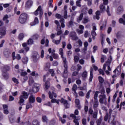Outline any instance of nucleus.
Returning a JSON list of instances; mask_svg holds the SVG:
<instances>
[{
	"label": "nucleus",
	"instance_id": "nucleus-1",
	"mask_svg": "<svg viewBox=\"0 0 125 125\" xmlns=\"http://www.w3.org/2000/svg\"><path fill=\"white\" fill-rule=\"evenodd\" d=\"M59 54L61 55L63 62V67L64 68L63 73L64 74H67L68 73V62H67L66 57L64 56L63 48H61L59 49Z\"/></svg>",
	"mask_w": 125,
	"mask_h": 125
},
{
	"label": "nucleus",
	"instance_id": "nucleus-2",
	"mask_svg": "<svg viewBox=\"0 0 125 125\" xmlns=\"http://www.w3.org/2000/svg\"><path fill=\"white\" fill-rule=\"evenodd\" d=\"M28 97L29 94H28V93L25 91L22 92V95L20 96V102L19 103L21 106H23V105H24V102H25L24 99H28Z\"/></svg>",
	"mask_w": 125,
	"mask_h": 125
},
{
	"label": "nucleus",
	"instance_id": "nucleus-3",
	"mask_svg": "<svg viewBox=\"0 0 125 125\" xmlns=\"http://www.w3.org/2000/svg\"><path fill=\"white\" fill-rule=\"evenodd\" d=\"M28 19V14L26 13H21L19 18V21L21 24H25Z\"/></svg>",
	"mask_w": 125,
	"mask_h": 125
},
{
	"label": "nucleus",
	"instance_id": "nucleus-4",
	"mask_svg": "<svg viewBox=\"0 0 125 125\" xmlns=\"http://www.w3.org/2000/svg\"><path fill=\"white\" fill-rule=\"evenodd\" d=\"M48 77V75H45L43 76V82H44V83H45V82L44 86L46 89H48V88H49V87L50 86L49 83V82H50V79L48 78L47 81L46 80V78H47Z\"/></svg>",
	"mask_w": 125,
	"mask_h": 125
},
{
	"label": "nucleus",
	"instance_id": "nucleus-5",
	"mask_svg": "<svg viewBox=\"0 0 125 125\" xmlns=\"http://www.w3.org/2000/svg\"><path fill=\"white\" fill-rule=\"evenodd\" d=\"M39 11L40 13V19L42 18V14H43V12L42 11V6H39L38 9L36 10L34 13L35 15L37 16V15H39Z\"/></svg>",
	"mask_w": 125,
	"mask_h": 125
},
{
	"label": "nucleus",
	"instance_id": "nucleus-6",
	"mask_svg": "<svg viewBox=\"0 0 125 125\" xmlns=\"http://www.w3.org/2000/svg\"><path fill=\"white\" fill-rule=\"evenodd\" d=\"M69 36L72 38V40H73V41H77L79 40V37L77 36V33L76 32L72 31L70 33Z\"/></svg>",
	"mask_w": 125,
	"mask_h": 125
},
{
	"label": "nucleus",
	"instance_id": "nucleus-7",
	"mask_svg": "<svg viewBox=\"0 0 125 125\" xmlns=\"http://www.w3.org/2000/svg\"><path fill=\"white\" fill-rule=\"evenodd\" d=\"M61 103L63 104L65 109H68L70 107V104L68 103V101L63 98L61 99Z\"/></svg>",
	"mask_w": 125,
	"mask_h": 125
},
{
	"label": "nucleus",
	"instance_id": "nucleus-8",
	"mask_svg": "<svg viewBox=\"0 0 125 125\" xmlns=\"http://www.w3.org/2000/svg\"><path fill=\"white\" fill-rule=\"evenodd\" d=\"M83 30H84V26L83 25H80L79 29H77L76 32L79 34V35H81L82 34H83Z\"/></svg>",
	"mask_w": 125,
	"mask_h": 125
},
{
	"label": "nucleus",
	"instance_id": "nucleus-9",
	"mask_svg": "<svg viewBox=\"0 0 125 125\" xmlns=\"http://www.w3.org/2000/svg\"><path fill=\"white\" fill-rule=\"evenodd\" d=\"M39 58H40V55H39V53L37 52H35L32 56V59L34 62H37V61L39 60Z\"/></svg>",
	"mask_w": 125,
	"mask_h": 125
},
{
	"label": "nucleus",
	"instance_id": "nucleus-10",
	"mask_svg": "<svg viewBox=\"0 0 125 125\" xmlns=\"http://www.w3.org/2000/svg\"><path fill=\"white\" fill-rule=\"evenodd\" d=\"M11 52H12V51L9 49H6L4 51V55L5 57H6L7 58H8L10 56V55L11 54Z\"/></svg>",
	"mask_w": 125,
	"mask_h": 125
},
{
	"label": "nucleus",
	"instance_id": "nucleus-11",
	"mask_svg": "<svg viewBox=\"0 0 125 125\" xmlns=\"http://www.w3.org/2000/svg\"><path fill=\"white\" fill-rule=\"evenodd\" d=\"M35 101L36 97L33 95H30L28 98V102H29V103H32V104H34Z\"/></svg>",
	"mask_w": 125,
	"mask_h": 125
},
{
	"label": "nucleus",
	"instance_id": "nucleus-12",
	"mask_svg": "<svg viewBox=\"0 0 125 125\" xmlns=\"http://www.w3.org/2000/svg\"><path fill=\"white\" fill-rule=\"evenodd\" d=\"M40 89V86H38V84L35 83L33 87V92L34 93H37Z\"/></svg>",
	"mask_w": 125,
	"mask_h": 125
},
{
	"label": "nucleus",
	"instance_id": "nucleus-13",
	"mask_svg": "<svg viewBox=\"0 0 125 125\" xmlns=\"http://www.w3.org/2000/svg\"><path fill=\"white\" fill-rule=\"evenodd\" d=\"M6 35V28L3 27L0 28V35L5 36Z\"/></svg>",
	"mask_w": 125,
	"mask_h": 125
},
{
	"label": "nucleus",
	"instance_id": "nucleus-14",
	"mask_svg": "<svg viewBox=\"0 0 125 125\" xmlns=\"http://www.w3.org/2000/svg\"><path fill=\"white\" fill-rule=\"evenodd\" d=\"M48 94H49V98H50V99H52L53 98V96L54 97H55V98H56V97H57V95L56 94V93H55L53 91V92L49 91Z\"/></svg>",
	"mask_w": 125,
	"mask_h": 125
},
{
	"label": "nucleus",
	"instance_id": "nucleus-15",
	"mask_svg": "<svg viewBox=\"0 0 125 125\" xmlns=\"http://www.w3.org/2000/svg\"><path fill=\"white\" fill-rule=\"evenodd\" d=\"M124 12V8L122 6H119L117 8V13L121 15Z\"/></svg>",
	"mask_w": 125,
	"mask_h": 125
},
{
	"label": "nucleus",
	"instance_id": "nucleus-16",
	"mask_svg": "<svg viewBox=\"0 0 125 125\" xmlns=\"http://www.w3.org/2000/svg\"><path fill=\"white\" fill-rule=\"evenodd\" d=\"M99 102L101 104H103L104 103V99H106V95H100Z\"/></svg>",
	"mask_w": 125,
	"mask_h": 125
},
{
	"label": "nucleus",
	"instance_id": "nucleus-17",
	"mask_svg": "<svg viewBox=\"0 0 125 125\" xmlns=\"http://www.w3.org/2000/svg\"><path fill=\"white\" fill-rule=\"evenodd\" d=\"M1 71L2 73H7V71H9V66L7 65H4L2 67Z\"/></svg>",
	"mask_w": 125,
	"mask_h": 125
},
{
	"label": "nucleus",
	"instance_id": "nucleus-18",
	"mask_svg": "<svg viewBox=\"0 0 125 125\" xmlns=\"http://www.w3.org/2000/svg\"><path fill=\"white\" fill-rule=\"evenodd\" d=\"M32 5H33V1L32 0H29L25 4V7L26 8H30Z\"/></svg>",
	"mask_w": 125,
	"mask_h": 125
},
{
	"label": "nucleus",
	"instance_id": "nucleus-19",
	"mask_svg": "<svg viewBox=\"0 0 125 125\" xmlns=\"http://www.w3.org/2000/svg\"><path fill=\"white\" fill-rule=\"evenodd\" d=\"M99 7H100V9L101 13L106 11V7H105V4L102 3L100 4Z\"/></svg>",
	"mask_w": 125,
	"mask_h": 125
},
{
	"label": "nucleus",
	"instance_id": "nucleus-20",
	"mask_svg": "<svg viewBox=\"0 0 125 125\" xmlns=\"http://www.w3.org/2000/svg\"><path fill=\"white\" fill-rule=\"evenodd\" d=\"M99 105V102H98V100H95L93 103V109L94 110H96L97 107Z\"/></svg>",
	"mask_w": 125,
	"mask_h": 125
},
{
	"label": "nucleus",
	"instance_id": "nucleus-21",
	"mask_svg": "<svg viewBox=\"0 0 125 125\" xmlns=\"http://www.w3.org/2000/svg\"><path fill=\"white\" fill-rule=\"evenodd\" d=\"M39 19L37 17H35L34 21L31 22L30 25H31V26H35V25H37V24H39Z\"/></svg>",
	"mask_w": 125,
	"mask_h": 125
},
{
	"label": "nucleus",
	"instance_id": "nucleus-22",
	"mask_svg": "<svg viewBox=\"0 0 125 125\" xmlns=\"http://www.w3.org/2000/svg\"><path fill=\"white\" fill-rule=\"evenodd\" d=\"M55 16L56 18H57L58 19H60V21H61V22H62L63 21H64V18H63V17L62 15L59 14H56L55 15Z\"/></svg>",
	"mask_w": 125,
	"mask_h": 125
},
{
	"label": "nucleus",
	"instance_id": "nucleus-23",
	"mask_svg": "<svg viewBox=\"0 0 125 125\" xmlns=\"http://www.w3.org/2000/svg\"><path fill=\"white\" fill-rule=\"evenodd\" d=\"M28 44H27V43L24 42L22 44V45L23 47H24V49L25 50L26 52H28L29 50H30V48L29 47L27 46Z\"/></svg>",
	"mask_w": 125,
	"mask_h": 125
},
{
	"label": "nucleus",
	"instance_id": "nucleus-24",
	"mask_svg": "<svg viewBox=\"0 0 125 125\" xmlns=\"http://www.w3.org/2000/svg\"><path fill=\"white\" fill-rule=\"evenodd\" d=\"M2 75L4 80H8L9 78V74L7 72L2 73Z\"/></svg>",
	"mask_w": 125,
	"mask_h": 125
},
{
	"label": "nucleus",
	"instance_id": "nucleus-25",
	"mask_svg": "<svg viewBox=\"0 0 125 125\" xmlns=\"http://www.w3.org/2000/svg\"><path fill=\"white\" fill-rule=\"evenodd\" d=\"M77 88H78V86L77 85V84H74L72 86V91L74 92V93L75 94H78V93H77Z\"/></svg>",
	"mask_w": 125,
	"mask_h": 125
},
{
	"label": "nucleus",
	"instance_id": "nucleus-26",
	"mask_svg": "<svg viewBox=\"0 0 125 125\" xmlns=\"http://www.w3.org/2000/svg\"><path fill=\"white\" fill-rule=\"evenodd\" d=\"M90 78H89V82L92 81V79H93V68H91L90 71Z\"/></svg>",
	"mask_w": 125,
	"mask_h": 125
},
{
	"label": "nucleus",
	"instance_id": "nucleus-27",
	"mask_svg": "<svg viewBox=\"0 0 125 125\" xmlns=\"http://www.w3.org/2000/svg\"><path fill=\"white\" fill-rule=\"evenodd\" d=\"M26 43H27V44L28 45H32V44H34V40H33V39L30 38L27 42H26Z\"/></svg>",
	"mask_w": 125,
	"mask_h": 125
},
{
	"label": "nucleus",
	"instance_id": "nucleus-28",
	"mask_svg": "<svg viewBox=\"0 0 125 125\" xmlns=\"http://www.w3.org/2000/svg\"><path fill=\"white\" fill-rule=\"evenodd\" d=\"M83 13H81L79 17L77 18V21L80 22V21H82L83 20Z\"/></svg>",
	"mask_w": 125,
	"mask_h": 125
},
{
	"label": "nucleus",
	"instance_id": "nucleus-29",
	"mask_svg": "<svg viewBox=\"0 0 125 125\" xmlns=\"http://www.w3.org/2000/svg\"><path fill=\"white\" fill-rule=\"evenodd\" d=\"M22 62L23 64H27L28 63V57H24L22 58Z\"/></svg>",
	"mask_w": 125,
	"mask_h": 125
},
{
	"label": "nucleus",
	"instance_id": "nucleus-30",
	"mask_svg": "<svg viewBox=\"0 0 125 125\" xmlns=\"http://www.w3.org/2000/svg\"><path fill=\"white\" fill-rule=\"evenodd\" d=\"M91 35L92 36V39L95 40V37H96V32L94 31H92L91 32Z\"/></svg>",
	"mask_w": 125,
	"mask_h": 125
},
{
	"label": "nucleus",
	"instance_id": "nucleus-31",
	"mask_svg": "<svg viewBox=\"0 0 125 125\" xmlns=\"http://www.w3.org/2000/svg\"><path fill=\"white\" fill-rule=\"evenodd\" d=\"M39 38H40V35L38 34H35L32 36L33 40H38Z\"/></svg>",
	"mask_w": 125,
	"mask_h": 125
},
{
	"label": "nucleus",
	"instance_id": "nucleus-32",
	"mask_svg": "<svg viewBox=\"0 0 125 125\" xmlns=\"http://www.w3.org/2000/svg\"><path fill=\"white\" fill-rule=\"evenodd\" d=\"M98 114V111L97 110L95 111L93 114H92V116L94 119H97V115Z\"/></svg>",
	"mask_w": 125,
	"mask_h": 125
},
{
	"label": "nucleus",
	"instance_id": "nucleus-33",
	"mask_svg": "<svg viewBox=\"0 0 125 125\" xmlns=\"http://www.w3.org/2000/svg\"><path fill=\"white\" fill-rule=\"evenodd\" d=\"M48 121L47 119V117H46V116L44 115L42 116V121L43 122V123H46Z\"/></svg>",
	"mask_w": 125,
	"mask_h": 125
},
{
	"label": "nucleus",
	"instance_id": "nucleus-34",
	"mask_svg": "<svg viewBox=\"0 0 125 125\" xmlns=\"http://www.w3.org/2000/svg\"><path fill=\"white\" fill-rule=\"evenodd\" d=\"M110 58L108 59L107 62H106V65H110L112 62V56H110Z\"/></svg>",
	"mask_w": 125,
	"mask_h": 125
},
{
	"label": "nucleus",
	"instance_id": "nucleus-35",
	"mask_svg": "<svg viewBox=\"0 0 125 125\" xmlns=\"http://www.w3.org/2000/svg\"><path fill=\"white\" fill-rule=\"evenodd\" d=\"M98 93H100L99 91H96L94 95V99L97 100V97H98Z\"/></svg>",
	"mask_w": 125,
	"mask_h": 125
},
{
	"label": "nucleus",
	"instance_id": "nucleus-36",
	"mask_svg": "<svg viewBox=\"0 0 125 125\" xmlns=\"http://www.w3.org/2000/svg\"><path fill=\"white\" fill-rule=\"evenodd\" d=\"M63 18L64 19H68V11H64Z\"/></svg>",
	"mask_w": 125,
	"mask_h": 125
},
{
	"label": "nucleus",
	"instance_id": "nucleus-37",
	"mask_svg": "<svg viewBox=\"0 0 125 125\" xmlns=\"http://www.w3.org/2000/svg\"><path fill=\"white\" fill-rule=\"evenodd\" d=\"M84 86L83 87H79L80 90H86V83H84Z\"/></svg>",
	"mask_w": 125,
	"mask_h": 125
},
{
	"label": "nucleus",
	"instance_id": "nucleus-38",
	"mask_svg": "<svg viewBox=\"0 0 125 125\" xmlns=\"http://www.w3.org/2000/svg\"><path fill=\"white\" fill-rule=\"evenodd\" d=\"M34 83H35V81H34V80H33V78L30 77L29 81V85H32V84H33Z\"/></svg>",
	"mask_w": 125,
	"mask_h": 125
},
{
	"label": "nucleus",
	"instance_id": "nucleus-39",
	"mask_svg": "<svg viewBox=\"0 0 125 125\" xmlns=\"http://www.w3.org/2000/svg\"><path fill=\"white\" fill-rule=\"evenodd\" d=\"M49 68H50V63L49 62L46 63L45 65V70L47 71Z\"/></svg>",
	"mask_w": 125,
	"mask_h": 125
},
{
	"label": "nucleus",
	"instance_id": "nucleus-40",
	"mask_svg": "<svg viewBox=\"0 0 125 125\" xmlns=\"http://www.w3.org/2000/svg\"><path fill=\"white\" fill-rule=\"evenodd\" d=\"M32 103L28 102L26 104V109H30V108H32L33 105H32Z\"/></svg>",
	"mask_w": 125,
	"mask_h": 125
},
{
	"label": "nucleus",
	"instance_id": "nucleus-41",
	"mask_svg": "<svg viewBox=\"0 0 125 125\" xmlns=\"http://www.w3.org/2000/svg\"><path fill=\"white\" fill-rule=\"evenodd\" d=\"M106 21L104 22L103 24V25L101 26L100 27V30L102 31V30H104L106 28Z\"/></svg>",
	"mask_w": 125,
	"mask_h": 125
},
{
	"label": "nucleus",
	"instance_id": "nucleus-42",
	"mask_svg": "<svg viewBox=\"0 0 125 125\" xmlns=\"http://www.w3.org/2000/svg\"><path fill=\"white\" fill-rule=\"evenodd\" d=\"M108 118H109V113H108V112H106L105 115L104 116V121L105 122H107V121H108Z\"/></svg>",
	"mask_w": 125,
	"mask_h": 125
},
{
	"label": "nucleus",
	"instance_id": "nucleus-43",
	"mask_svg": "<svg viewBox=\"0 0 125 125\" xmlns=\"http://www.w3.org/2000/svg\"><path fill=\"white\" fill-rule=\"evenodd\" d=\"M119 22L120 24H123V25H125V21L123 20V18H120L119 20Z\"/></svg>",
	"mask_w": 125,
	"mask_h": 125
},
{
	"label": "nucleus",
	"instance_id": "nucleus-44",
	"mask_svg": "<svg viewBox=\"0 0 125 125\" xmlns=\"http://www.w3.org/2000/svg\"><path fill=\"white\" fill-rule=\"evenodd\" d=\"M12 80L13 82H14V83H16V84H18V83H19V82L18 81V79H16V78L13 77L12 79Z\"/></svg>",
	"mask_w": 125,
	"mask_h": 125
},
{
	"label": "nucleus",
	"instance_id": "nucleus-45",
	"mask_svg": "<svg viewBox=\"0 0 125 125\" xmlns=\"http://www.w3.org/2000/svg\"><path fill=\"white\" fill-rule=\"evenodd\" d=\"M52 2H53V0H49L48 5L49 7L53 8V5H52Z\"/></svg>",
	"mask_w": 125,
	"mask_h": 125
},
{
	"label": "nucleus",
	"instance_id": "nucleus-46",
	"mask_svg": "<svg viewBox=\"0 0 125 125\" xmlns=\"http://www.w3.org/2000/svg\"><path fill=\"white\" fill-rule=\"evenodd\" d=\"M91 90H89L88 92L86 93L85 97L87 98V99H89L90 95V93L91 92Z\"/></svg>",
	"mask_w": 125,
	"mask_h": 125
},
{
	"label": "nucleus",
	"instance_id": "nucleus-47",
	"mask_svg": "<svg viewBox=\"0 0 125 125\" xmlns=\"http://www.w3.org/2000/svg\"><path fill=\"white\" fill-rule=\"evenodd\" d=\"M107 14L108 16H111V13H110V7L109 6H107L106 10Z\"/></svg>",
	"mask_w": 125,
	"mask_h": 125
},
{
	"label": "nucleus",
	"instance_id": "nucleus-48",
	"mask_svg": "<svg viewBox=\"0 0 125 125\" xmlns=\"http://www.w3.org/2000/svg\"><path fill=\"white\" fill-rule=\"evenodd\" d=\"M102 122V118L100 117L99 119L97 120V125H101V122Z\"/></svg>",
	"mask_w": 125,
	"mask_h": 125
},
{
	"label": "nucleus",
	"instance_id": "nucleus-49",
	"mask_svg": "<svg viewBox=\"0 0 125 125\" xmlns=\"http://www.w3.org/2000/svg\"><path fill=\"white\" fill-rule=\"evenodd\" d=\"M32 125H40V122L38 120H34L32 122Z\"/></svg>",
	"mask_w": 125,
	"mask_h": 125
},
{
	"label": "nucleus",
	"instance_id": "nucleus-50",
	"mask_svg": "<svg viewBox=\"0 0 125 125\" xmlns=\"http://www.w3.org/2000/svg\"><path fill=\"white\" fill-rule=\"evenodd\" d=\"M55 23L56 24V25H57V28H60V29H61V27H60V23H59V21H58L55 20Z\"/></svg>",
	"mask_w": 125,
	"mask_h": 125
},
{
	"label": "nucleus",
	"instance_id": "nucleus-51",
	"mask_svg": "<svg viewBox=\"0 0 125 125\" xmlns=\"http://www.w3.org/2000/svg\"><path fill=\"white\" fill-rule=\"evenodd\" d=\"M89 20H88V18H84L83 21V23L84 24H86L88 22H89Z\"/></svg>",
	"mask_w": 125,
	"mask_h": 125
},
{
	"label": "nucleus",
	"instance_id": "nucleus-52",
	"mask_svg": "<svg viewBox=\"0 0 125 125\" xmlns=\"http://www.w3.org/2000/svg\"><path fill=\"white\" fill-rule=\"evenodd\" d=\"M83 78H86L87 77V72L86 71H84L82 75Z\"/></svg>",
	"mask_w": 125,
	"mask_h": 125
},
{
	"label": "nucleus",
	"instance_id": "nucleus-53",
	"mask_svg": "<svg viewBox=\"0 0 125 125\" xmlns=\"http://www.w3.org/2000/svg\"><path fill=\"white\" fill-rule=\"evenodd\" d=\"M99 83H104V79H103V78H102V77H99Z\"/></svg>",
	"mask_w": 125,
	"mask_h": 125
},
{
	"label": "nucleus",
	"instance_id": "nucleus-54",
	"mask_svg": "<svg viewBox=\"0 0 125 125\" xmlns=\"http://www.w3.org/2000/svg\"><path fill=\"white\" fill-rule=\"evenodd\" d=\"M19 39L21 40L22 41L23 39H24V34L23 33H21L19 36Z\"/></svg>",
	"mask_w": 125,
	"mask_h": 125
},
{
	"label": "nucleus",
	"instance_id": "nucleus-55",
	"mask_svg": "<svg viewBox=\"0 0 125 125\" xmlns=\"http://www.w3.org/2000/svg\"><path fill=\"white\" fill-rule=\"evenodd\" d=\"M70 117L72 118L73 120H78L77 119V117L76 116V115L73 113L70 114Z\"/></svg>",
	"mask_w": 125,
	"mask_h": 125
},
{
	"label": "nucleus",
	"instance_id": "nucleus-56",
	"mask_svg": "<svg viewBox=\"0 0 125 125\" xmlns=\"http://www.w3.org/2000/svg\"><path fill=\"white\" fill-rule=\"evenodd\" d=\"M52 42L55 44H59V43H60V42L61 41H60V40H55L54 39V40H53Z\"/></svg>",
	"mask_w": 125,
	"mask_h": 125
},
{
	"label": "nucleus",
	"instance_id": "nucleus-57",
	"mask_svg": "<svg viewBox=\"0 0 125 125\" xmlns=\"http://www.w3.org/2000/svg\"><path fill=\"white\" fill-rule=\"evenodd\" d=\"M49 72L51 74L52 77H54V76H55V73H54V70L53 69H50Z\"/></svg>",
	"mask_w": 125,
	"mask_h": 125
},
{
	"label": "nucleus",
	"instance_id": "nucleus-58",
	"mask_svg": "<svg viewBox=\"0 0 125 125\" xmlns=\"http://www.w3.org/2000/svg\"><path fill=\"white\" fill-rule=\"evenodd\" d=\"M106 59V56H102L101 58V62L102 63H104V61Z\"/></svg>",
	"mask_w": 125,
	"mask_h": 125
},
{
	"label": "nucleus",
	"instance_id": "nucleus-59",
	"mask_svg": "<svg viewBox=\"0 0 125 125\" xmlns=\"http://www.w3.org/2000/svg\"><path fill=\"white\" fill-rule=\"evenodd\" d=\"M82 125H86V119L83 118L82 119Z\"/></svg>",
	"mask_w": 125,
	"mask_h": 125
},
{
	"label": "nucleus",
	"instance_id": "nucleus-60",
	"mask_svg": "<svg viewBox=\"0 0 125 125\" xmlns=\"http://www.w3.org/2000/svg\"><path fill=\"white\" fill-rule=\"evenodd\" d=\"M74 60L75 62H79V60H80V58L78 56H75Z\"/></svg>",
	"mask_w": 125,
	"mask_h": 125
},
{
	"label": "nucleus",
	"instance_id": "nucleus-61",
	"mask_svg": "<svg viewBox=\"0 0 125 125\" xmlns=\"http://www.w3.org/2000/svg\"><path fill=\"white\" fill-rule=\"evenodd\" d=\"M76 4L77 6H78L79 7H81L82 6V5H81V1L80 0H77L76 2Z\"/></svg>",
	"mask_w": 125,
	"mask_h": 125
},
{
	"label": "nucleus",
	"instance_id": "nucleus-62",
	"mask_svg": "<svg viewBox=\"0 0 125 125\" xmlns=\"http://www.w3.org/2000/svg\"><path fill=\"white\" fill-rule=\"evenodd\" d=\"M84 38H87L88 37V31H85L84 32Z\"/></svg>",
	"mask_w": 125,
	"mask_h": 125
},
{
	"label": "nucleus",
	"instance_id": "nucleus-63",
	"mask_svg": "<svg viewBox=\"0 0 125 125\" xmlns=\"http://www.w3.org/2000/svg\"><path fill=\"white\" fill-rule=\"evenodd\" d=\"M42 98H41L40 97H38L36 98V101L38 103H42Z\"/></svg>",
	"mask_w": 125,
	"mask_h": 125
},
{
	"label": "nucleus",
	"instance_id": "nucleus-64",
	"mask_svg": "<svg viewBox=\"0 0 125 125\" xmlns=\"http://www.w3.org/2000/svg\"><path fill=\"white\" fill-rule=\"evenodd\" d=\"M77 70L78 72H79V71H80L81 70H82V67L81 65L78 64L77 65Z\"/></svg>",
	"mask_w": 125,
	"mask_h": 125
}]
</instances>
